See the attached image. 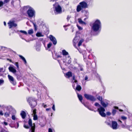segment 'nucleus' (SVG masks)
I'll list each match as a JSON object with an SVG mask.
<instances>
[{"instance_id": "obj_31", "label": "nucleus", "mask_w": 132, "mask_h": 132, "mask_svg": "<svg viewBox=\"0 0 132 132\" xmlns=\"http://www.w3.org/2000/svg\"><path fill=\"white\" fill-rule=\"evenodd\" d=\"M82 54L83 55V57L84 59H85V58H86V51H82Z\"/></svg>"}, {"instance_id": "obj_9", "label": "nucleus", "mask_w": 132, "mask_h": 132, "mask_svg": "<svg viewBox=\"0 0 132 132\" xmlns=\"http://www.w3.org/2000/svg\"><path fill=\"white\" fill-rule=\"evenodd\" d=\"M84 96L87 100H89L93 101H94L96 100V99L94 97L91 95L85 94H84Z\"/></svg>"}, {"instance_id": "obj_40", "label": "nucleus", "mask_w": 132, "mask_h": 132, "mask_svg": "<svg viewBox=\"0 0 132 132\" xmlns=\"http://www.w3.org/2000/svg\"><path fill=\"white\" fill-rule=\"evenodd\" d=\"M105 123L108 125L110 126H111V123L108 121V120H106L105 122Z\"/></svg>"}, {"instance_id": "obj_6", "label": "nucleus", "mask_w": 132, "mask_h": 132, "mask_svg": "<svg viewBox=\"0 0 132 132\" xmlns=\"http://www.w3.org/2000/svg\"><path fill=\"white\" fill-rule=\"evenodd\" d=\"M88 7L87 3L85 1L79 3V5L77 7V11L78 12L80 11L82 9L86 8Z\"/></svg>"}, {"instance_id": "obj_12", "label": "nucleus", "mask_w": 132, "mask_h": 132, "mask_svg": "<svg viewBox=\"0 0 132 132\" xmlns=\"http://www.w3.org/2000/svg\"><path fill=\"white\" fill-rule=\"evenodd\" d=\"M20 2L19 0H12L11 4L14 7H16L19 5Z\"/></svg>"}, {"instance_id": "obj_34", "label": "nucleus", "mask_w": 132, "mask_h": 132, "mask_svg": "<svg viewBox=\"0 0 132 132\" xmlns=\"http://www.w3.org/2000/svg\"><path fill=\"white\" fill-rule=\"evenodd\" d=\"M33 33V31L32 29H31L28 30V33L29 34L31 35Z\"/></svg>"}, {"instance_id": "obj_38", "label": "nucleus", "mask_w": 132, "mask_h": 132, "mask_svg": "<svg viewBox=\"0 0 132 132\" xmlns=\"http://www.w3.org/2000/svg\"><path fill=\"white\" fill-rule=\"evenodd\" d=\"M121 118V119L124 121L126 120L127 119V118L126 117L123 116H122Z\"/></svg>"}, {"instance_id": "obj_30", "label": "nucleus", "mask_w": 132, "mask_h": 132, "mask_svg": "<svg viewBox=\"0 0 132 132\" xmlns=\"http://www.w3.org/2000/svg\"><path fill=\"white\" fill-rule=\"evenodd\" d=\"M84 41V40L83 39H81L79 42L78 46H80L81 45L82 43Z\"/></svg>"}, {"instance_id": "obj_59", "label": "nucleus", "mask_w": 132, "mask_h": 132, "mask_svg": "<svg viewBox=\"0 0 132 132\" xmlns=\"http://www.w3.org/2000/svg\"><path fill=\"white\" fill-rule=\"evenodd\" d=\"M87 65H88H88H91L92 64L90 62H88V63H87Z\"/></svg>"}, {"instance_id": "obj_16", "label": "nucleus", "mask_w": 132, "mask_h": 132, "mask_svg": "<svg viewBox=\"0 0 132 132\" xmlns=\"http://www.w3.org/2000/svg\"><path fill=\"white\" fill-rule=\"evenodd\" d=\"M79 39V36H76L73 40V45L75 46L77 42L78 41Z\"/></svg>"}, {"instance_id": "obj_62", "label": "nucleus", "mask_w": 132, "mask_h": 132, "mask_svg": "<svg viewBox=\"0 0 132 132\" xmlns=\"http://www.w3.org/2000/svg\"><path fill=\"white\" fill-rule=\"evenodd\" d=\"M51 109V108H49V109H46V110L47 111H48L49 110H50Z\"/></svg>"}, {"instance_id": "obj_5", "label": "nucleus", "mask_w": 132, "mask_h": 132, "mask_svg": "<svg viewBox=\"0 0 132 132\" xmlns=\"http://www.w3.org/2000/svg\"><path fill=\"white\" fill-rule=\"evenodd\" d=\"M94 105L95 106H98L99 108H98L97 110L100 114L102 117H105L106 116V114L104 112L105 111V109L97 103H95Z\"/></svg>"}, {"instance_id": "obj_60", "label": "nucleus", "mask_w": 132, "mask_h": 132, "mask_svg": "<svg viewBox=\"0 0 132 132\" xmlns=\"http://www.w3.org/2000/svg\"><path fill=\"white\" fill-rule=\"evenodd\" d=\"M114 108L116 109H119L118 107L116 106H114Z\"/></svg>"}, {"instance_id": "obj_2", "label": "nucleus", "mask_w": 132, "mask_h": 132, "mask_svg": "<svg viewBox=\"0 0 132 132\" xmlns=\"http://www.w3.org/2000/svg\"><path fill=\"white\" fill-rule=\"evenodd\" d=\"M62 53L63 56H62L61 57L63 58V62H67L69 64H70L71 62V59L68 53L65 50H63L62 51Z\"/></svg>"}, {"instance_id": "obj_13", "label": "nucleus", "mask_w": 132, "mask_h": 132, "mask_svg": "<svg viewBox=\"0 0 132 132\" xmlns=\"http://www.w3.org/2000/svg\"><path fill=\"white\" fill-rule=\"evenodd\" d=\"M9 69L10 71L13 73L14 74L16 72L15 67L13 65H10V67L9 68Z\"/></svg>"}, {"instance_id": "obj_17", "label": "nucleus", "mask_w": 132, "mask_h": 132, "mask_svg": "<svg viewBox=\"0 0 132 132\" xmlns=\"http://www.w3.org/2000/svg\"><path fill=\"white\" fill-rule=\"evenodd\" d=\"M65 76L66 77L69 78L72 76V73L71 72H68L66 73Z\"/></svg>"}, {"instance_id": "obj_64", "label": "nucleus", "mask_w": 132, "mask_h": 132, "mask_svg": "<svg viewBox=\"0 0 132 132\" xmlns=\"http://www.w3.org/2000/svg\"><path fill=\"white\" fill-rule=\"evenodd\" d=\"M3 107H5V108H7L9 106H4V105H3V106H2Z\"/></svg>"}, {"instance_id": "obj_41", "label": "nucleus", "mask_w": 132, "mask_h": 132, "mask_svg": "<svg viewBox=\"0 0 132 132\" xmlns=\"http://www.w3.org/2000/svg\"><path fill=\"white\" fill-rule=\"evenodd\" d=\"M4 83V80L2 79H0V86L3 84Z\"/></svg>"}, {"instance_id": "obj_48", "label": "nucleus", "mask_w": 132, "mask_h": 132, "mask_svg": "<svg viewBox=\"0 0 132 132\" xmlns=\"http://www.w3.org/2000/svg\"><path fill=\"white\" fill-rule=\"evenodd\" d=\"M36 109H34L33 110L32 112L34 115V114H36Z\"/></svg>"}, {"instance_id": "obj_3", "label": "nucleus", "mask_w": 132, "mask_h": 132, "mask_svg": "<svg viewBox=\"0 0 132 132\" xmlns=\"http://www.w3.org/2000/svg\"><path fill=\"white\" fill-rule=\"evenodd\" d=\"M53 9L55 13L56 14L62 13V8L58 3H56L53 5Z\"/></svg>"}, {"instance_id": "obj_7", "label": "nucleus", "mask_w": 132, "mask_h": 132, "mask_svg": "<svg viewBox=\"0 0 132 132\" xmlns=\"http://www.w3.org/2000/svg\"><path fill=\"white\" fill-rule=\"evenodd\" d=\"M27 101L29 104L31 108H33L36 106L37 104V102L35 99L32 97L29 98L27 100Z\"/></svg>"}, {"instance_id": "obj_28", "label": "nucleus", "mask_w": 132, "mask_h": 132, "mask_svg": "<svg viewBox=\"0 0 132 132\" xmlns=\"http://www.w3.org/2000/svg\"><path fill=\"white\" fill-rule=\"evenodd\" d=\"M81 89V87L80 85H77L76 88V90H77L78 91H79Z\"/></svg>"}, {"instance_id": "obj_21", "label": "nucleus", "mask_w": 132, "mask_h": 132, "mask_svg": "<svg viewBox=\"0 0 132 132\" xmlns=\"http://www.w3.org/2000/svg\"><path fill=\"white\" fill-rule=\"evenodd\" d=\"M78 68L79 69V70L81 71H83V66L82 65L78 64Z\"/></svg>"}, {"instance_id": "obj_44", "label": "nucleus", "mask_w": 132, "mask_h": 132, "mask_svg": "<svg viewBox=\"0 0 132 132\" xmlns=\"http://www.w3.org/2000/svg\"><path fill=\"white\" fill-rule=\"evenodd\" d=\"M77 26L78 27V29L79 30H82V28L81 27H80V26H79L77 24Z\"/></svg>"}, {"instance_id": "obj_11", "label": "nucleus", "mask_w": 132, "mask_h": 132, "mask_svg": "<svg viewBox=\"0 0 132 132\" xmlns=\"http://www.w3.org/2000/svg\"><path fill=\"white\" fill-rule=\"evenodd\" d=\"M8 77L11 83L14 85H16V81L13 77L9 75H8Z\"/></svg>"}, {"instance_id": "obj_24", "label": "nucleus", "mask_w": 132, "mask_h": 132, "mask_svg": "<svg viewBox=\"0 0 132 132\" xmlns=\"http://www.w3.org/2000/svg\"><path fill=\"white\" fill-rule=\"evenodd\" d=\"M19 57H20L22 60L24 62V63L26 64L27 63V61L25 58L21 55H19Z\"/></svg>"}, {"instance_id": "obj_49", "label": "nucleus", "mask_w": 132, "mask_h": 132, "mask_svg": "<svg viewBox=\"0 0 132 132\" xmlns=\"http://www.w3.org/2000/svg\"><path fill=\"white\" fill-rule=\"evenodd\" d=\"M71 18V16L69 15H68L67 16V19L68 21H69L70 19Z\"/></svg>"}, {"instance_id": "obj_18", "label": "nucleus", "mask_w": 132, "mask_h": 132, "mask_svg": "<svg viewBox=\"0 0 132 132\" xmlns=\"http://www.w3.org/2000/svg\"><path fill=\"white\" fill-rule=\"evenodd\" d=\"M20 115H21L22 118L24 119L26 117V113L24 111H22L21 112Z\"/></svg>"}, {"instance_id": "obj_51", "label": "nucleus", "mask_w": 132, "mask_h": 132, "mask_svg": "<svg viewBox=\"0 0 132 132\" xmlns=\"http://www.w3.org/2000/svg\"><path fill=\"white\" fill-rule=\"evenodd\" d=\"M0 115L1 116H3V113L2 110L0 111Z\"/></svg>"}, {"instance_id": "obj_50", "label": "nucleus", "mask_w": 132, "mask_h": 132, "mask_svg": "<svg viewBox=\"0 0 132 132\" xmlns=\"http://www.w3.org/2000/svg\"><path fill=\"white\" fill-rule=\"evenodd\" d=\"M52 109L54 111H55V106L54 104H53V105Z\"/></svg>"}, {"instance_id": "obj_55", "label": "nucleus", "mask_w": 132, "mask_h": 132, "mask_svg": "<svg viewBox=\"0 0 132 132\" xmlns=\"http://www.w3.org/2000/svg\"><path fill=\"white\" fill-rule=\"evenodd\" d=\"M24 127L27 129H28L29 128V127L28 126H26V125H24Z\"/></svg>"}, {"instance_id": "obj_25", "label": "nucleus", "mask_w": 132, "mask_h": 132, "mask_svg": "<svg viewBox=\"0 0 132 132\" xmlns=\"http://www.w3.org/2000/svg\"><path fill=\"white\" fill-rule=\"evenodd\" d=\"M10 111H6L4 114V115L5 117H7L10 116Z\"/></svg>"}, {"instance_id": "obj_42", "label": "nucleus", "mask_w": 132, "mask_h": 132, "mask_svg": "<svg viewBox=\"0 0 132 132\" xmlns=\"http://www.w3.org/2000/svg\"><path fill=\"white\" fill-rule=\"evenodd\" d=\"M116 110L115 109H113L112 110V113L113 115H114L116 113Z\"/></svg>"}, {"instance_id": "obj_1", "label": "nucleus", "mask_w": 132, "mask_h": 132, "mask_svg": "<svg viewBox=\"0 0 132 132\" xmlns=\"http://www.w3.org/2000/svg\"><path fill=\"white\" fill-rule=\"evenodd\" d=\"M101 28V24L100 21L96 20L92 24L91 28V33L93 32H99Z\"/></svg>"}, {"instance_id": "obj_43", "label": "nucleus", "mask_w": 132, "mask_h": 132, "mask_svg": "<svg viewBox=\"0 0 132 132\" xmlns=\"http://www.w3.org/2000/svg\"><path fill=\"white\" fill-rule=\"evenodd\" d=\"M10 0H4V1L5 3L6 4H8L10 2Z\"/></svg>"}, {"instance_id": "obj_19", "label": "nucleus", "mask_w": 132, "mask_h": 132, "mask_svg": "<svg viewBox=\"0 0 132 132\" xmlns=\"http://www.w3.org/2000/svg\"><path fill=\"white\" fill-rule=\"evenodd\" d=\"M6 5V4L4 2L0 0V10H1L4 5Z\"/></svg>"}, {"instance_id": "obj_57", "label": "nucleus", "mask_w": 132, "mask_h": 132, "mask_svg": "<svg viewBox=\"0 0 132 132\" xmlns=\"http://www.w3.org/2000/svg\"><path fill=\"white\" fill-rule=\"evenodd\" d=\"M3 123L4 124V125H8L7 123L5 122H3Z\"/></svg>"}, {"instance_id": "obj_14", "label": "nucleus", "mask_w": 132, "mask_h": 132, "mask_svg": "<svg viewBox=\"0 0 132 132\" xmlns=\"http://www.w3.org/2000/svg\"><path fill=\"white\" fill-rule=\"evenodd\" d=\"M118 124L116 122L112 121V125L110 126L113 129H118Z\"/></svg>"}, {"instance_id": "obj_10", "label": "nucleus", "mask_w": 132, "mask_h": 132, "mask_svg": "<svg viewBox=\"0 0 132 132\" xmlns=\"http://www.w3.org/2000/svg\"><path fill=\"white\" fill-rule=\"evenodd\" d=\"M8 26L10 28L12 27H16L17 25L15 23V21L13 20H10L8 23Z\"/></svg>"}, {"instance_id": "obj_36", "label": "nucleus", "mask_w": 132, "mask_h": 132, "mask_svg": "<svg viewBox=\"0 0 132 132\" xmlns=\"http://www.w3.org/2000/svg\"><path fill=\"white\" fill-rule=\"evenodd\" d=\"M73 69L76 72H79V69L78 68H77L76 67H74L73 68Z\"/></svg>"}, {"instance_id": "obj_33", "label": "nucleus", "mask_w": 132, "mask_h": 132, "mask_svg": "<svg viewBox=\"0 0 132 132\" xmlns=\"http://www.w3.org/2000/svg\"><path fill=\"white\" fill-rule=\"evenodd\" d=\"M20 32L21 33L23 34L26 35H27L28 34L27 32L25 31L20 30Z\"/></svg>"}, {"instance_id": "obj_54", "label": "nucleus", "mask_w": 132, "mask_h": 132, "mask_svg": "<svg viewBox=\"0 0 132 132\" xmlns=\"http://www.w3.org/2000/svg\"><path fill=\"white\" fill-rule=\"evenodd\" d=\"M48 132H53L51 128H49Z\"/></svg>"}, {"instance_id": "obj_37", "label": "nucleus", "mask_w": 132, "mask_h": 132, "mask_svg": "<svg viewBox=\"0 0 132 132\" xmlns=\"http://www.w3.org/2000/svg\"><path fill=\"white\" fill-rule=\"evenodd\" d=\"M85 107H87L88 109H89V110H91V111H93V110L91 108H90V107H89L88 106H86L85 104H84V105Z\"/></svg>"}, {"instance_id": "obj_35", "label": "nucleus", "mask_w": 132, "mask_h": 132, "mask_svg": "<svg viewBox=\"0 0 132 132\" xmlns=\"http://www.w3.org/2000/svg\"><path fill=\"white\" fill-rule=\"evenodd\" d=\"M38 117L37 115L36 114H34L33 116V119L35 120L37 119Z\"/></svg>"}, {"instance_id": "obj_58", "label": "nucleus", "mask_w": 132, "mask_h": 132, "mask_svg": "<svg viewBox=\"0 0 132 132\" xmlns=\"http://www.w3.org/2000/svg\"><path fill=\"white\" fill-rule=\"evenodd\" d=\"M73 82V84L72 85V86L73 88L75 89V84Z\"/></svg>"}, {"instance_id": "obj_52", "label": "nucleus", "mask_w": 132, "mask_h": 132, "mask_svg": "<svg viewBox=\"0 0 132 132\" xmlns=\"http://www.w3.org/2000/svg\"><path fill=\"white\" fill-rule=\"evenodd\" d=\"M20 37L23 39H24V40H25L26 42H29V40H26L24 38H23L22 37V36H21V35H20Z\"/></svg>"}, {"instance_id": "obj_47", "label": "nucleus", "mask_w": 132, "mask_h": 132, "mask_svg": "<svg viewBox=\"0 0 132 132\" xmlns=\"http://www.w3.org/2000/svg\"><path fill=\"white\" fill-rule=\"evenodd\" d=\"M12 118L13 120H15L16 119V117L14 115H13L12 117Z\"/></svg>"}, {"instance_id": "obj_56", "label": "nucleus", "mask_w": 132, "mask_h": 132, "mask_svg": "<svg viewBox=\"0 0 132 132\" xmlns=\"http://www.w3.org/2000/svg\"><path fill=\"white\" fill-rule=\"evenodd\" d=\"M17 127H15L16 128H17L19 127V123H18L17 122L16 123Z\"/></svg>"}, {"instance_id": "obj_15", "label": "nucleus", "mask_w": 132, "mask_h": 132, "mask_svg": "<svg viewBox=\"0 0 132 132\" xmlns=\"http://www.w3.org/2000/svg\"><path fill=\"white\" fill-rule=\"evenodd\" d=\"M49 38L51 41H52L54 45H55L57 43V41L55 37L52 35L49 36Z\"/></svg>"}, {"instance_id": "obj_39", "label": "nucleus", "mask_w": 132, "mask_h": 132, "mask_svg": "<svg viewBox=\"0 0 132 132\" xmlns=\"http://www.w3.org/2000/svg\"><path fill=\"white\" fill-rule=\"evenodd\" d=\"M97 99L101 102L102 101V97L100 96H98L97 97Z\"/></svg>"}, {"instance_id": "obj_20", "label": "nucleus", "mask_w": 132, "mask_h": 132, "mask_svg": "<svg viewBox=\"0 0 132 132\" xmlns=\"http://www.w3.org/2000/svg\"><path fill=\"white\" fill-rule=\"evenodd\" d=\"M101 102L102 105L104 107H105L107 106L108 103L107 102L105 103L103 101H102Z\"/></svg>"}, {"instance_id": "obj_63", "label": "nucleus", "mask_w": 132, "mask_h": 132, "mask_svg": "<svg viewBox=\"0 0 132 132\" xmlns=\"http://www.w3.org/2000/svg\"><path fill=\"white\" fill-rule=\"evenodd\" d=\"M3 70V68H0V72L2 71Z\"/></svg>"}, {"instance_id": "obj_29", "label": "nucleus", "mask_w": 132, "mask_h": 132, "mask_svg": "<svg viewBox=\"0 0 132 132\" xmlns=\"http://www.w3.org/2000/svg\"><path fill=\"white\" fill-rule=\"evenodd\" d=\"M40 46L36 44V50L38 51H39L40 50Z\"/></svg>"}, {"instance_id": "obj_26", "label": "nucleus", "mask_w": 132, "mask_h": 132, "mask_svg": "<svg viewBox=\"0 0 132 132\" xmlns=\"http://www.w3.org/2000/svg\"><path fill=\"white\" fill-rule=\"evenodd\" d=\"M36 35V36L38 37H43L44 36V35L40 32H37Z\"/></svg>"}, {"instance_id": "obj_53", "label": "nucleus", "mask_w": 132, "mask_h": 132, "mask_svg": "<svg viewBox=\"0 0 132 132\" xmlns=\"http://www.w3.org/2000/svg\"><path fill=\"white\" fill-rule=\"evenodd\" d=\"M106 114L108 116H110L111 115V113L110 112H107Z\"/></svg>"}, {"instance_id": "obj_46", "label": "nucleus", "mask_w": 132, "mask_h": 132, "mask_svg": "<svg viewBox=\"0 0 132 132\" xmlns=\"http://www.w3.org/2000/svg\"><path fill=\"white\" fill-rule=\"evenodd\" d=\"M15 65L16 66L17 69L19 68V66L18 63V62H15Z\"/></svg>"}, {"instance_id": "obj_22", "label": "nucleus", "mask_w": 132, "mask_h": 132, "mask_svg": "<svg viewBox=\"0 0 132 132\" xmlns=\"http://www.w3.org/2000/svg\"><path fill=\"white\" fill-rule=\"evenodd\" d=\"M78 22L79 23L81 24H86V23L83 21L81 18H79L78 19Z\"/></svg>"}, {"instance_id": "obj_45", "label": "nucleus", "mask_w": 132, "mask_h": 132, "mask_svg": "<svg viewBox=\"0 0 132 132\" xmlns=\"http://www.w3.org/2000/svg\"><path fill=\"white\" fill-rule=\"evenodd\" d=\"M33 24L34 26V27L35 28V30H36L37 29V25H36V24L34 23H33Z\"/></svg>"}, {"instance_id": "obj_61", "label": "nucleus", "mask_w": 132, "mask_h": 132, "mask_svg": "<svg viewBox=\"0 0 132 132\" xmlns=\"http://www.w3.org/2000/svg\"><path fill=\"white\" fill-rule=\"evenodd\" d=\"M88 78L87 77V76H86L85 77V80H87L88 79Z\"/></svg>"}, {"instance_id": "obj_32", "label": "nucleus", "mask_w": 132, "mask_h": 132, "mask_svg": "<svg viewBox=\"0 0 132 132\" xmlns=\"http://www.w3.org/2000/svg\"><path fill=\"white\" fill-rule=\"evenodd\" d=\"M72 79L73 80V81H72V82L73 83H77V81L75 79V76H73L72 77Z\"/></svg>"}, {"instance_id": "obj_27", "label": "nucleus", "mask_w": 132, "mask_h": 132, "mask_svg": "<svg viewBox=\"0 0 132 132\" xmlns=\"http://www.w3.org/2000/svg\"><path fill=\"white\" fill-rule=\"evenodd\" d=\"M52 45V43L50 42L47 45V47L46 48V50H48L49 48H50V47Z\"/></svg>"}, {"instance_id": "obj_8", "label": "nucleus", "mask_w": 132, "mask_h": 132, "mask_svg": "<svg viewBox=\"0 0 132 132\" xmlns=\"http://www.w3.org/2000/svg\"><path fill=\"white\" fill-rule=\"evenodd\" d=\"M28 124L31 127L29 132H35V123H33V125L32 124V121L31 119H29L28 122Z\"/></svg>"}, {"instance_id": "obj_4", "label": "nucleus", "mask_w": 132, "mask_h": 132, "mask_svg": "<svg viewBox=\"0 0 132 132\" xmlns=\"http://www.w3.org/2000/svg\"><path fill=\"white\" fill-rule=\"evenodd\" d=\"M24 9H28L27 13L30 17H32L35 15V11L32 7L27 6L24 7Z\"/></svg>"}, {"instance_id": "obj_23", "label": "nucleus", "mask_w": 132, "mask_h": 132, "mask_svg": "<svg viewBox=\"0 0 132 132\" xmlns=\"http://www.w3.org/2000/svg\"><path fill=\"white\" fill-rule=\"evenodd\" d=\"M79 100L84 105L85 104L82 102V97L81 95L79 94H77Z\"/></svg>"}]
</instances>
